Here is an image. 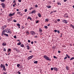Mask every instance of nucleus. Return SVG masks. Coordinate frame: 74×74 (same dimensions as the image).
Segmentation results:
<instances>
[{"label":"nucleus","instance_id":"nucleus-1","mask_svg":"<svg viewBox=\"0 0 74 74\" xmlns=\"http://www.w3.org/2000/svg\"><path fill=\"white\" fill-rule=\"evenodd\" d=\"M43 58L45 59H46V60H49V61H51V59L49 58V57L46 55L44 56Z\"/></svg>","mask_w":74,"mask_h":74},{"label":"nucleus","instance_id":"nucleus-2","mask_svg":"<svg viewBox=\"0 0 74 74\" xmlns=\"http://www.w3.org/2000/svg\"><path fill=\"white\" fill-rule=\"evenodd\" d=\"M0 67L1 69H3V71H5L6 70V69L5 67V65H4L1 64V65Z\"/></svg>","mask_w":74,"mask_h":74},{"label":"nucleus","instance_id":"nucleus-3","mask_svg":"<svg viewBox=\"0 0 74 74\" xmlns=\"http://www.w3.org/2000/svg\"><path fill=\"white\" fill-rule=\"evenodd\" d=\"M5 31L7 33H9V34L12 33V32H11V31L9 29H7L5 30Z\"/></svg>","mask_w":74,"mask_h":74},{"label":"nucleus","instance_id":"nucleus-4","mask_svg":"<svg viewBox=\"0 0 74 74\" xmlns=\"http://www.w3.org/2000/svg\"><path fill=\"white\" fill-rule=\"evenodd\" d=\"M30 33L31 35H32L33 36L34 35L36 34V33L33 31H31L30 32Z\"/></svg>","mask_w":74,"mask_h":74},{"label":"nucleus","instance_id":"nucleus-5","mask_svg":"<svg viewBox=\"0 0 74 74\" xmlns=\"http://www.w3.org/2000/svg\"><path fill=\"white\" fill-rule=\"evenodd\" d=\"M1 5H2V8H5V3H2L1 4Z\"/></svg>","mask_w":74,"mask_h":74},{"label":"nucleus","instance_id":"nucleus-6","mask_svg":"<svg viewBox=\"0 0 74 74\" xmlns=\"http://www.w3.org/2000/svg\"><path fill=\"white\" fill-rule=\"evenodd\" d=\"M15 12H14L13 14H10L9 15V16L10 17L12 16L13 15H15Z\"/></svg>","mask_w":74,"mask_h":74},{"label":"nucleus","instance_id":"nucleus-7","mask_svg":"<svg viewBox=\"0 0 74 74\" xmlns=\"http://www.w3.org/2000/svg\"><path fill=\"white\" fill-rule=\"evenodd\" d=\"M33 56H30L28 57L27 59V60H29V59H32L33 58Z\"/></svg>","mask_w":74,"mask_h":74},{"label":"nucleus","instance_id":"nucleus-8","mask_svg":"<svg viewBox=\"0 0 74 74\" xmlns=\"http://www.w3.org/2000/svg\"><path fill=\"white\" fill-rule=\"evenodd\" d=\"M2 46L4 47V46H6L7 45V43L5 42H3L2 43Z\"/></svg>","mask_w":74,"mask_h":74},{"label":"nucleus","instance_id":"nucleus-9","mask_svg":"<svg viewBox=\"0 0 74 74\" xmlns=\"http://www.w3.org/2000/svg\"><path fill=\"white\" fill-rule=\"evenodd\" d=\"M62 22L64 23H67V21L65 20H62Z\"/></svg>","mask_w":74,"mask_h":74},{"label":"nucleus","instance_id":"nucleus-10","mask_svg":"<svg viewBox=\"0 0 74 74\" xmlns=\"http://www.w3.org/2000/svg\"><path fill=\"white\" fill-rule=\"evenodd\" d=\"M5 27H7V25H5L2 26V29H3V30H4V29L5 28Z\"/></svg>","mask_w":74,"mask_h":74},{"label":"nucleus","instance_id":"nucleus-11","mask_svg":"<svg viewBox=\"0 0 74 74\" xmlns=\"http://www.w3.org/2000/svg\"><path fill=\"white\" fill-rule=\"evenodd\" d=\"M12 17H11L9 19H8V21H12Z\"/></svg>","mask_w":74,"mask_h":74},{"label":"nucleus","instance_id":"nucleus-12","mask_svg":"<svg viewBox=\"0 0 74 74\" xmlns=\"http://www.w3.org/2000/svg\"><path fill=\"white\" fill-rule=\"evenodd\" d=\"M69 67L67 66H66L65 67V68L67 70H69Z\"/></svg>","mask_w":74,"mask_h":74},{"label":"nucleus","instance_id":"nucleus-13","mask_svg":"<svg viewBox=\"0 0 74 74\" xmlns=\"http://www.w3.org/2000/svg\"><path fill=\"white\" fill-rule=\"evenodd\" d=\"M17 26H18V27L19 29H20V26H21V25H20V24L18 23L17 24Z\"/></svg>","mask_w":74,"mask_h":74},{"label":"nucleus","instance_id":"nucleus-14","mask_svg":"<svg viewBox=\"0 0 74 74\" xmlns=\"http://www.w3.org/2000/svg\"><path fill=\"white\" fill-rule=\"evenodd\" d=\"M35 12H36V10H34L31 12V14H33L34 13H35Z\"/></svg>","mask_w":74,"mask_h":74},{"label":"nucleus","instance_id":"nucleus-15","mask_svg":"<svg viewBox=\"0 0 74 74\" xmlns=\"http://www.w3.org/2000/svg\"><path fill=\"white\" fill-rule=\"evenodd\" d=\"M54 70H56L57 71L58 70V68L56 67H54Z\"/></svg>","mask_w":74,"mask_h":74},{"label":"nucleus","instance_id":"nucleus-16","mask_svg":"<svg viewBox=\"0 0 74 74\" xmlns=\"http://www.w3.org/2000/svg\"><path fill=\"white\" fill-rule=\"evenodd\" d=\"M39 32H40V33H42V29H41V28H39Z\"/></svg>","mask_w":74,"mask_h":74},{"label":"nucleus","instance_id":"nucleus-17","mask_svg":"<svg viewBox=\"0 0 74 74\" xmlns=\"http://www.w3.org/2000/svg\"><path fill=\"white\" fill-rule=\"evenodd\" d=\"M29 19H30V21H32V18L29 16L28 17V18H27V19L28 20Z\"/></svg>","mask_w":74,"mask_h":74},{"label":"nucleus","instance_id":"nucleus-18","mask_svg":"<svg viewBox=\"0 0 74 74\" xmlns=\"http://www.w3.org/2000/svg\"><path fill=\"white\" fill-rule=\"evenodd\" d=\"M70 26L72 28L74 29V26L72 24H70Z\"/></svg>","mask_w":74,"mask_h":74},{"label":"nucleus","instance_id":"nucleus-19","mask_svg":"<svg viewBox=\"0 0 74 74\" xmlns=\"http://www.w3.org/2000/svg\"><path fill=\"white\" fill-rule=\"evenodd\" d=\"M38 15L39 16V17L40 18V17H41V14H40V13H38Z\"/></svg>","mask_w":74,"mask_h":74},{"label":"nucleus","instance_id":"nucleus-20","mask_svg":"<svg viewBox=\"0 0 74 74\" xmlns=\"http://www.w3.org/2000/svg\"><path fill=\"white\" fill-rule=\"evenodd\" d=\"M19 43H17L18 45H21V42L19 41Z\"/></svg>","mask_w":74,"mask_h":74},{"label":"nucleus","instance_id":"nucleus-21","mask_svg":"<svg viewBox=\"0 0 74 74\" xmlns=\"http://www.w3.org/2000/svg\"><path fill=\"white\" fill-rule=\"evenodd\" d=\"M16 51L17 52V53H19V52H20V51H19L18 49H17Z\"/></svg>","mask_w":74,"mask_h":74},{"label":"nucleus","instance_id":"nucleus-22","mask_svg":"<svg viewBox=\"0 0 74 74\" xmlns=\"http://www.w3.org/2000/svg\"><path fill=\"white\" fill-rule=\"evenodd\" d=\"M11 51V49L10 48H9L8 50V52H10Z\"/></svg>","mask_w":74,"mask_h":74},{"label":"nucleus","instance_id":"nucleus-23","mask_svg":"<svg viewBox=\"0 0 74 74\" xmlns=\"http://www.w3.org/2000/svg\"><path fill=\"white\" fill-rule=\"evenodd\" d=\"M46 7H47L48 8H51V6H48V5H47Z\"/></svg>","mask_w":74,"mask_h":74},{"label":"nucleus","instance_id":"nucleus-24","mask_svg":"<svg viewBox=\"0 0 74 74\" xmlns=\"http://www.w3.org/2000/svg\"><path fill=\"white\" fill-rule=\"evenodd\" d=\"M26 34H29V32H28V31H26Z\"/></svg>","mask_w":74,"mask_h":74},{"label":"nucleus","instance_id":"nucleus-25","mask_svg":"<svg viewBox=\"0 0 74 74\" xmlns=\"http://www.w3.org/2000/svg\"><path fill=\"white\" fill-rule=\"evenodd\" d=\"M4 36H6V37H8L9 36L8 35V34H4Z\"/></svg>","mask_w":74,"mask_h":74},{"label":"nucleus","instance_id":"nucleus-26","mask_svg":"<svg viewBox=\"0 0 74 74\" xmlns=\"http://www.w3.org/2000/svg\"><path fill=\"white\" fill-rule=\"evenodd\" d=\"M49 21V19H48V18H46L45 19V21H46V22H48Z\"/></svg>","mask_w":74,"mask_h":74},{"label":"nucleus","instance_id":"nucleus-27","mask_svg":"<svg viewBox=\"0 0 74 74\" xmlns=\"http://www.w3.org/2000/svg\"><path fill=\"white\" fill-rule=\"evenodd\" d=\"M21 47H24V45L23 44H21L20 45Z\"/></svg>","mask_w":74,"mask_h":74},{"label":"nucleus","instance_id":"nucleus-28","mask_svg":"<svg viewBox=\"0 0 74 74\" xmlns=\"http://www.w3.org/2000/svg\"><path fill=\"white\" fill-rule=\"evenodd\" d=\"M0 1H1V2H2V3H4V1H5V0H0Z\"/></svg>","mask_w":74,"mask_h":74},{"label":"nucleus","instance_id":"nucleus-29","mask_svg":"<svg viewBox=\"0 0 74 74\" xmlns=\"http://www.w3.org/2000/svg\"><path fill=\"white\" fill-rule=\"evenodd\" d=\"M66 56H67V58H69H69H70V56H69V55H68L67 54H66Z\"/></svg>","mask_w":74,"mask_h":74},{"label":"nucleus","instance_id":"nucleus-30","mask_svg":"<svg viewBox=\"0 0 74 74\" xmlns=\"http://www.w3.org/2000/svg\"><path fill=\"white\" fill-rule=\"evenodd\" d=\"M37 63H38V61H35V62H34V63H35V64H37Z\"/></svg>","mask_w":74,"mask_h":74},{"label":"nucleus","instance_id":"nucleus-31","mask_svg":"<svg viewBox=\"0 0 74 74\" xmlns=\"http://www.w3.org/2000/svg\"><path fill=\"white\" fill-rule=\"evenodd\" d=\"M58 5H61V3H60L58 2L57 3Z\"/></svg>","mask_w":74,"mask_h":74},{"label":"nucleus","instance_id":"nucleus-32","mask_svg":"<svg viewBox=\"0 0 74 74\" xmlns=\"http://www.w3.org/2000/svg\"><path fill=\"white\" fill-rule=\"evenodd\" d=\"M21 12H17V14H19V15H20L21 13Z\"/></svg>","mask_w":74,"mask_h":74},{"label":"nucleus","instance_id":"nucleus-33","mask_svg":"<svg viewBox=\"0 0 74 74\" xmlns=\"http://www.w3.org/2000/svg\"><path fill=\"white\" fill-rule=\"evenodd\" d=\"M73 59H74V57H72L70 59V60H73Z\"/></svg>","mask_w":74,"mask_h":74},{"label":"nucleus","instance_id":"nucleus-34","mask_svg":"<svg viewBox=\"0 0 74 74\" xmlns=\"http://www.w3.org/2000/svg\"><path fill=\"white\" fill-rule=\"evenodd\" d=\"M53 58H54V59H58V58H57V57H56V56H53Z\"/></svg>","mask_w":74,"mask_h":74},{"label":"nucleus","instance_id":"nucleus-35","mask_svg":"<svg viewBox=\"0 0 74 74\" xmlns=\"http://www.w3.org/2000/svg\"><path fill=\"white\" fill-rule=\"evenodd\" d=\"M17 66L18 67H19L20 66H21V65L18 64L17 65Z\"/></svg>","mask_w":74,"mask_h":74},{"label":"nucleus","instance_id":"nucleus-36","mask_svg":"<svg viewBox=\"0 0 74 74\" xmlns=\"http://www.w3.org/2000/svg\"><path fill=\"white\" fill-rule=\"evenodd\" d=\"M3 51L5 52H6V49H5V48H4Z\"/></svg>","mask_w":74,"mask_h":74},{"label":"nucleus","instance_id":"nucleus-37","mask_svg":"<svg viewBox=\"0 0 74 74\" xmlns=\"http://www.w3.org/2000/svg\"><path fill=\"white\" fill-rule=\"evenodd\" d=\"M17 73H18V74H21V72H20L19 71H18Z\"/></svg>","mask_w":74,"mask_h":74},{"label":"nucleus","instance_id":"nucleus-38","mask_svg":"<svg viewBox=\"0 0 74 74\" xmlns=\"http://www.w3.org/2000/svg\"><path fill=\"white\" fill-rule=\"evenodd\" d=\"M2 33H5V30H3L2 32Z\"/></svg>","mask_w":74,"mask_h":74},{"label":"nucleus","instance_id":"nucleus-39","mask_svg":"<svg viewBox=\"0 0 74 74\" xmlns=\"http://www.w3.org/2000/svg\"><path fill=\"white\" fill-rule=\"evenodd\" d=\"M45 28L46 29H48V27L47 26H45Z\"/></svg>","mask_w":74,"mask_h":74},{"label":"nucleus","instance_id":"nucleus-40","mask_svg":"<svg viewBox=\"0 0 74 74\" xmlns=\"http://www.w3.org/2000/svg\"><path fill=\"white\" fill-rule=\"evenodd\" d=\"M13 49L14 50H16V51L17 49H16V48H14Z\"/></svg>","mask_w":74,"mask_h":74},{"label":"nucleus","instance_id":"nucleus-41","mask_svg":"<svg viewBox=\"0 0 74 74\" xmlns=\"http://www.w3.org/2000/svg\"><path fill=\"white\" fill-rule=\"evenodd\" d=\"M57 31H57V30H56V29L54 30V32H55V33H56V32H57Z\"/></svg>","mask_w":74,"mask_h":74},{"label":"nucleus","instance_id":"nucleus-42","mask_svg":"<svg viewBox=\"0 0 74 74\" xmlns=\"http://www.w3.org/2000/svg\"><path fill=\"white\" fill-rule=\"evenodd\" d=\"M53 69H54V68H51V71H52V70H53Z\"/></svg>","mask_w":74,"mask_h":74},{"label":"nucleus","instance_id":"nucleus-43","mask_svg":"<svg viewBox=\"0 0 74 74\" xmlns=\"http://www.w3.org/2000/svg\"><path fill=\"white\" fill-rule=\"evenodd\" d=\"M14 38H16H16H17L16 36H14Z\"/></svg>","mask_w":74,"mask_h":74},{"label":"nucleus","instance_id":"nucleus-44","mask_svg":"<svg viewBox=\"0 0 74 74\" xmlns=\"http://www.w3.org/2000/svg\"><path fill=\"white\" fill-rule=\"evenodd\" d=\"M13 22H16L17 21H16V20H13Z\"/></svg>","mask_w":74,"mask_h":74},{"label":"nucleus","instance_id":"nucleus-45","mask_svg":"<svg viewBox=\"0 0 74 74\" xmlns=\"http://www.w3.org/2000/svg\"><path fill=\"white\" fill-rule=\"evenodd\" d=\"M57 32L58 33V34H59V33H60V31L59 30H58Z\"/></svg>","mask_w":74,"mask_h":74},{"label":"nucleus","instance_id":"nucleus-46","mask_svg":"<svg viewBox=\"0 0 74 74\" xmlns=\"http://www.w3.org/2000/svg\"><path fill=\"white\" fill-rule=\"evenodd\" d=\"M67 57L66 56L64 58V60L66 59H67Z\"/></svg>","mask_w":74,"mask_h":74},{"label":"nucleus","instance_id":"nucleus-47","mask_svg":"<svg viewBox=\"0 0 74 74\" xmlns=\"http://www.w3.org/2000/svg\"><path fill=\"white\" fill-rule=\"evenodd\" d=\"M2 36H3V35H4V34H5V33H3V32H2Z\"/></svg>","mask_w":74,"mask_h":74},{"label":"nucleus","instance_id":"nucleus-48","mask_svg":"<svg viewBox=\"0 0 74 74\" xmlns=\"http://www.w3.org/2000/svg\"><path fill=\"white\" fill-rule=\"evenodd\" d=\"M38 23V21H37L36 22V23Z\"/></svg>","mask_w":74,"mask_h":74},{"label":"nucleus","instance_id":"nucleus-49","mask_svg":"<svg viewBox=\"0 0 74 74\" xmlns=\"http://www.w3.org/2000/svg\"><path fill=\"white\" fill-rule=\"evenodd\" d=\"M35 7L37 8V7H38V5H35Z\"/></svg>","mask_w":74,"mask_h":74},{"label":"nucleus","instance_id":"nucleus-50","mask_svg":"<svg viewBox=\"0 0 74 74\" xmlns=\"http://www.w3.org/2000/svg\"><path fill=\"white\" fill-rule=\"evenodd\" d=\"M50 14H53V11H52V12H50Z\"/></svg>","mask_w":74,"mask_h":74},{"label":"nucleus","instance_id":"nucleus-51","mask_svg":"<svg viewBox=\"0 0 74 74\" xmlns=\"http://www.w3.org/2000/svg\"><path fill=\"white\" fill-rule=\"evenodd\" d=\"M28 42H30V40H28Z\"/></svg>","mask_w":74,"mask_h":74},{"label":"nucleus","instance_id":"nucleus-52","mask_svg":"<svg viewBox=\"0 0 74 74\" xmlns=\"http://www.w3.org/2000/svg\"><path fill=\"white\" fill-rule=\"evenodd\" d=\"M60 21V19H58L57 20V21H58V22H59V21Z\"/></svg>","mask_w":74,"mask_h":74},{"label":"nucleus","instance_id":"nucleus-53","mask_svg":"<svg viewBox=\"0 0 74 74\" xmlns=\"http://www.w3.org/2000/svg\"><path fill=\"white\" fill-rule=\"evenodd\" d=\"M58 53H60V51H58Z\"/></svg>","mask_w":74,"mask_h":74},{"label":"nucleus","instance_id":"nucleus-54","mask_svg":"<svg viewBox=\"0 0 74 74\" xmlns=\"http://www.w3.org/2000/svg\"><path fill=\"white\" fill-rule=\"evenodd\" d=\"M18 1H19V2H21L22 1L21 0H18Z\"/></svg>","mask_w":74,"mask_h":74},{"label":"nucleus","instance_id":"nucleus-55","mask_svg":"<svg viewBox=\"0 0 74 74\" xmlns=\"http://www.w3.org/2000/svg\"><path fill=\"white\" fill-rule=\"evenodd\" d=\"M25 12H27V9H25Z\"/></svg>","mask_w":74,"mask_h":74},{"label":"nucleus","instance_id":"nucleus-56","mask_svg":"<svg viewBox=\"0 0 74 74\" xmlns=\"http://www.w3.org/2000/svg\"><path fill=\"white\" fill-rule=\"evenodd\" d=\"M37 37H38L37 36H34V38H37Z\"/></svg>","mask_w":74,"mask_h":74},{"label":"nucleus","instance_id":"nucleus-57","mask_svg":"<svg viewBox=\"0 0 74 74\" xmlns=\"http://www.w3.org/2000/svg\"><path fill=\"white\" fill-rule=\"evenodd\" d=\"M64 2H66L67 1V0H64Z\"/></svg>","mask_w":74,"mask_h":74},{"label":"nucleus","instance_id":"nucleus-58","mask_svg":"<svg viewBox=\"0 0 74 74\" xmlns=\"http://www.w3.org/2000/svg\"><path fill=\"white\" fill-rule=\"evenodd\" d=\"M31 44H32V45H33V41L31 42Z\"/></svg>","mask_w":74,"mask_h":74},{"label":"nucleus","instance_id":"nucleus-59","mask_svg":"<svg viewBox=\"0 0 74 74\" xmlns=\"http://www.w3.org/2000/svg\"><path fill=\"white\" fill-rule=\"evenodd\" d=\"M7 73H5L4 72L3 74H7Z\"/></svg>","mask_w":74,"mask_h":74},{"label":"nucleus","instance_id":"nucleus-60","mask_svg":"<svg viewBox=\"0 0 74 74\" xmlns=\"http://www.w3.org/2000/svg\"><path fill=\"white\" fill-rule=\"evenodd\" d=\"M53 13H54V12H56V10H55L54 11H53Z\"/></svg>","mask_w":74,"mask_h":74},{"label":"nucleus","instance_id":"nucleus-61","mask_svg":"<svg viewBox=\"0 0 74 74\" xmlns=\"http://www.w3.org/2000/svg\"><path fill=\"white\" fill-rule=\"evenodd\" d=\"M5 66H8V64H7L6 63L5 64Z\"/></svg>","mask_w":74,"mask_h":74},{"label":"nucleus","instance_id":"nucleus-62","mask_svg":"<svg viewBox=\"0 0 74 74\" xmlns=\"http://www.w3.org/2000/svg\"><path fill=\"white\" fill-rule=\"evenodd\" d=\"M62 37V34H61V36H60V37Z\"/></svg>","mask_w":74,"mask_h":74},{"label":"nucleus","instance_id":"nucleus-63","mask_svg":"<svg viewBox=\"0 0 74 74\" xmlns=\"http://www.w3.org/2000/svg\"><path fill=\"white\" fill-rule=\"evenodd\" d=\"M16 10L17 11H19V9H16Z\"/></svg>","mask_w":74,"mask_h":74},{"label":"nucleus","instance_id":"nucleus-64","mask_svg":"<svg viewBox=\"0 0 74 74\" xmlns=\"http://www.w3.org/2000/svg\"><path fill=\"white\" fill-rule=\"evenodd\" d=\"M27 48H29V46H28V45H27Z\"/></svg>","mask_w":74,"mask_h":74}]
</instances>
